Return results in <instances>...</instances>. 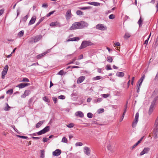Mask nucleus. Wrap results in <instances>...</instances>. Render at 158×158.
Instances as JSON below:
<instances>
[{
  "mask_svg": "<svg viewBox=\"0 0 158 158\" xmlns=\"http://www.w3.org/2000/svg\"><path fill=\"white\" fill-rule=\"evenodd\" d=\"M8 69V66L7 65H6L4 67V68L2 71L5 72H6L7 73Z\"/></svg>",
  "mask_w": 158,
  "mask_h": 158,
  "instance_id": "33",
  "label": "nucleus"
},
{
  "mask_svg": "<svg viewBox=\"0 0 158 158\" xmlns=\"http://www.w3.org/2000/svg\"><path fill=\"white\" fill-rule=\"evenodd\" d=\"M36 19V17L35 16H33L30 21H29L28 25H31L34 23Z\"/></svg>",
  "mask_w": 158,
  "mask_h": 158,
  "instance_id": "14",
  "label": "nucleus"
},
{
  "mask_svg": "<svg viewBox=\"0 0 158 158\" xmlns=\"http://www.w3.org/2000/svg\"><path fill=\"white\" fill-rule=\"evenodd\" d=\"M22 81L23 82H29V80L28 78H23Z\"/></svg>",
  "mask_w": 158,
  "mask_h": 158,
  "instance_id": "48",
  "label": "nucleus"
},
{
  "mask_svg": "<svg viewBox=\"0 0 158 158\" xmlns=\"http://www.w3.org/2000/svg\"><path fill=\"white\" fill-rule=\"evenodd\" d=\"M80 23L81 29L85 27H86L88 26V23L84 21H81L80 22Z\"/></svg>",
  "mask_w": 158,
  "mask_h": 158,
  "instance_id": "12",
  "label": "nucleus"
},
{
  "mask_svg": "<svg viewBox=\"0 0 158 158\" xmlns=\"http://www.w3.org/2000/svg\"><path fill=\"white\" fill-rule=\"evenodd\" d=\"M7 73L2 71V78L3 79H4L5 75Z\"/></svg>",
  "mask_w": 158,
  "mask_h": 158,
  "instance_id": "38",
  "label": "nucleus"
},
{
  "mask_svg": "<svg viewBox=\"0 0 158 158\" xmlns=\"http://www.w3.org/2000/svg\"><path fill=\"white\" fill-rule=\"evenodd\" d=\"M80 38L79 37H75L71 38H70L67 40V42L70 41H77L79 40Z\"/></svg>",
  "mask_w": 158,
  "mask_h": 158,
  "instance_id": "18",
  "label": "nucleus"
},
{
  "mask_svg": "<svg viewBox=\"0 0 158 158\" xmlns=\"http://www.w3.org/2000/svg\"><path fill=\"white\" fill-rule=\"evenodd\" d=\"M96 28L97 29L104 31L107 29V27L104 25L101 24H97L96 27Z\"/></svg>",
  "mask_w": 158,
  "mask_h": 158,
  "instance_id": "4",
  "label": "nucleus"
},
{
  "mask_svg": "<svg viewBox=\"0 0 158 158\" xmlns=\"http://www.w3.org/2000/svg\"><path fill=\"white\" fill-rule=\"evenodd\" d=\"M4 11V9H2L0 10V16L3 13Z\"/></svg>",
  "mask_w": 158,
  "mask_h": 158,
  "instance_id": "62",
  "label": "nucleus"
},
{
  "mask_svg": "<svg viewBox=\"0 0 158 158\" xmlns=\"http://www.w3.org/2000/svg\"><path fill=\"white\" fill-rule=\"evenodd\" d=\"M101 77L100 76H97L95 77H94L93 78L94 80H98L101 79Z\"/></svg>",
  "mask_w": 158,
  "mask_h": 158,
  "instance_id": "51",
  "label": "nucleus"
},
{
  "mask_svg": "<svg viewBox=\"0 0 158 158\" xmlns=\"http://www.w3.org/2000/svg\"><path fill=\"white\" fill-rule=\"evenodd\" d=\"M145 77V75L144 74L143 75L142 77H141L140 79L138 81V84L139 85V86H141L143 81Z\"/></svg>",
  "mask_w": 158,
  "mask_h": 158,
  "instance_id": "20",
  "label": "nucleus"
},
{
  "mask_svg": "<svg viewBox=\"0 0 158 158\" xmlns=\"http://www.w3.org/2000/svg\"><path fill=\"white\" fill-rule=\"evenodd\" d=\"M6 105H7V107H6L4 109V110L6 111L9 110V109L10 108V106H9L7 104H6Z\"/></svg>",
  "mask_w": 158,
  "mask_h": 158,
  "instance_id": "55",
  "label": "nucleus"
},
{
  "mask_svg": "<svg viewBox=\"0 0 158 158\" xmlns=\"http://www.w3.org/2000/svg\"><path fill=\"white\" fill-rule=\"evenodd\" d=\"M37 134H38V135H41L43 134H44V133H43V131H42V130L38 132L37 133Z\"/></svg>",
  "mask_w": 158,
  "mask_h": 158,
  "instance_id": "59",
  "label": "nucleus"
},
{
  "mask_svg": "<svg viewBox=\"0 0 158 158\" xmlns=\"http://www.w3.org/2000/svg\"><path fill=\"white\" fill-rule=\"evenodd\" d=\"M151 35V33L150 34L149 36V37L148 38V39L147 40H146L144 42V44H147L148 43V40H149V39L150 37V36Z\"/></svg>",
  "mask_w": 158,
  "mask_h": 158,
  "instance_id": "56",
  "label": "nucleus"
},
{
  "mask_svg": "<svg viewBox=\"0 0 158 158\" xmlns=\"http://www.w3.org/2000/svg\"><path fill=\"white\" fill-rule=\"evenodd\" d=\"M88 3L89 5L96 6H99L100 5V3L94 2H88Z\"/></svg>",
  "mask_w": 158,
  "mask_h": 158,
  "instance_id": "22",
  "label": "nucleus"
},
{
  "mask_svg": "<svg viewBox=\"0 0 158 158\" xmlns=\"http://www.w3.org/2000/svg\"><path fill=\"white\" fill-rule=\"evenodd\" d=\"M61 152V150L59 149H57L52 152V155L55 156H58L60 155Z\"/></svg>",
  "mask_w": 158,
  "mask_h": 158,
  "instance_id": "8",
  "label": "nucleus"
},
{
  "mask_svg": "<svg viewBox=\"0 0 158 158\" xmlns=\"http://www.w3.org/2000/svg\"><path fill=\"white\" fill-rule=\"evenodd\" d=\"M17 136L19 137V138H23V139H27V138L28 137L27 136H21L19 135H17Z\"/></svg>",
  "mask_w": 158,
  "mask_h": 158,
  "instance_id": "52",
  "label": "nucleus"
},
{
  "mask_svg": "<svg viewBox=\"0 0 158 158\" xmlns=\"http://www.w3.org/2000/svg\"><path fill=\"white\" fill-rule=\"evenodd\" d=\"M85 77L84 76H81L78 79L77 82L78 84L81 83L85 79Z\"/></svg>",
  "mask_w": 158,
  "mask_h": 158,
  "instance_id": "16",
  "label": "nucleus"
},
{
  "mask_svg": "<svg viewBox=\"0 0 158 158\" xmlns=\"http://www.w3.org/2000/svg\"><path fill=\"white\" fill-rule=\"evenodd\" d=\"M43 99L45 101L48 102H49V100L48 99V98L46 97L45 96L43 98Z\"/></svg>",
  "mask_w": 158,
  "mask_h": 158,
  "instance_id": "40",
  "label": "nucleus"
},
{
  "mask_svg": "<svg viewBox=\"0 0 158 158\" xmlns=\"http://www.w3.org/2000/svg\"><path fill=\"white\" fill-rule=\"evenodd\" d=\"M50 127L49 126H47L45 127L43 130H41L44 134L48 132L49 131Z\"/></svg>",
  "mask_w": 158,
  "mask_h": 158,
  "instance_id": "23",
  "label": "nucleus"
},
{
  "mask_svg": "<svg viewBox=\"0 0 158 158\" xmlns=\"http://www.w3.org/2000/svg\"><path fill=\"white\" fill-rule=\"evenodd\" d=\"M77 29H81L80 22H76L73 24L70 27L69 30H72Z\"/></svg>",
  "mask_w": 158,
  "mask_h": 158,
  "instance_id": "3",
  "label": "nucleus"
},
{
  "mask_svg": "<svg viewBox=\"0 0 158 158\" xmlns=\"http://www.w3.org/2000/svg\"><path fill=\"white\" fill-rule=\"evenodd\" d=\"M50 26L52 27L60 26V23L57 21L51 23L50 24Z\"/></svg>",
  "mask_w": 158,
  "mask_h": 158,
  "instance_id": "9",
  "label": "nucleus"
},
{
  "mask_svg": "<svg viewBox=\"0 0 158 158\" xmlns=\"http://www.w3.org/2000/svg\"><path fill=\"white\" fill-rule=\"evenodd\" d=\"M13 89H11L7 91L6 94L9 95H11L13 93Z\"/></svg>",
  "mask_w": 158,
  "mask_h": 158,
  "instance_id": "30",
  "label": "nucleus"
},
{
  "mask_svg": "<svg viewBox=\"0 0 158 158\" xmlns=\"http://www.w3.org/2000/svg\"><path fill=\"white\" fill-rule=\"evenodd\" d=\"M24 33V31H20L19 33H18V35L20 37H22Z\"/></svg>",
  "mask_w": 158,
  "mask_h": 158,
  "instance_id": "35",
  "label": "nucleus"
},
{
  "mask_svg": "<svg viewBox=\"0 0 158 158\" xmlns=\"http://www.w3.org/2000/svg\"><path fill=\"white\" fill-rule=\"evenodd\" d=\"M120 43L118 42H117L114 44V46H120Z\"/></svg>",
  "mask_w": 158,
  "mask_h": 158,
  "instance_id": "63",
  "label": "nucleus"
},
{
  "mask_svg": "<svg viewBox=\"0 0 158 158\" xmlns=\"http://www.w3.org/2000/svg\"><path fill=\"white\" fill-rule=\"evenodd\" d=\"M35 40V42H36L38 41H39L40 40L42 37V36L41 35H38L35 37H34Z\"/></svg>",
  "mask_w": 158,
  "mask_h": 158,
  "instance_id": "21",
  "label": "nucleus"
},
{
  "mask_svg": "<svg viewBox=\"0 0 158 158\" xmlns=\"http://www.w3.org/2000/svg\"><path fill=\"white\" fill-rule=\"evenodd\" d=\"M158 100V96H156L154 98L153 101L151 103V105L155 106L156 101Z\"/></svg>",
  "mask_w": 158,
  "mask_h": 158,
  "instance_id": "25",
  "label": "nucleus"
},
{
  "mask_svg": "<svg viewBox=\"0 0 158 158\" xmlns=\"http://www.w3.org/2000/svg\"><path fill=\"white\" fill-rule=\"evenodd\" d=\"M52 100L55 103H56L57 101V98L55 97H53Z\"/></svg>",
  "mask_w": 158,
  "mask_h": 158,
  "instance_id": "58",
  "label": "nucleus"
},
{
  "mask_svg": "<svg viewBox=\"0 0 158 158\" xmlns=\"http://www.w3.org/2000/svg\"><path fill=\"white\" fill-rule=\"evenodd\" d=\"M49 139L45 137L43 138V140L44 142H47Z\"/></svg>",
  "mask_w": 158,
  "mask_h": 158,
  "instance_id": "60",
  "label": "nucleus"
},
{
  "mask_svg": "<svg viewBox=\"0 0 158 158\" xmlns=\"http://www.w3.org/2000/svg\"><path fill=\"white\" fill-rule=\"evenodd\" d=\"M139 117V114L138 112L136 114L135 118L134 121L133 122L132 124V126L133 127H134L136 126Z\"/></svg>",
  "mask_w": 158,
  "mask_h": 158,
  "instance_id": "5",
  "label": "nucleus"
},
{
  "mask_svg": "<svg viewBox=\"0 0 158 158\" xmlns=\"http://www.w3.org/2000/svg\"><path fill=\"white\" fill-rule=\"evenodd\" d=\"M42 7L44 8H47L48 7V5L47 3H44L42 5Z\"/></svg>",
  "mask_w": 158,
  "mask_h": 158,
  "instance_id": "54",
  "label": "nucleus"
},
{
  "mask_svg": "<svg viewBox=\"0 0 158 158\" xmlns=\"http://www.w3.org/2000/svg\"><path fill=\"white\" fill-rule=\"evenodd\" d=\"M55 10H54V11H51L50 12H49V13H48L47 15V17H49V16H50L51 15H52V14H53L54 12H55Z\"/></svg>",
  "mask_w": 158,
  "mask_h": 158,
  "instance_id": "50",
  "label": "nucleus"
},
{
  "mask_svg": "<svg viewBox=\"0 0 158 158\" xmlns=\"http://www.w3.org/2000/svg\"><path fill=\"white\" fill-rule=\"evenodd\" d=\"M154 79L155 80H158V72L157 73Z\"/></svg>",
  "mask_w": 158,
  "mask_h": 158,
  "instance_id": "64",
  "label": "nucleus"
},
{
  "mask_svg": "<svg viewBox=\"0 0 158 158\" xmlns=\"http://www.w3.org/2000/svg\"><path fill=\"white\" fill-rule=\"evenodd\" d=\"M154 128L153 129L154 133H155V138H157L156 133L158 132V117L156 119L154 125Z\"/></svg>",
  "mask_w": 158,
  "mask_h": 158,
  "instance_id": "2",
  "label": "nucleus"
},
{
  "mask_svg": "<svg viewBox=\"0 0 158 158\" xmlns=\"http://www.w3.org/2000/svg\"><path fill=\"white\" fill-rule=\"evenodd\" d=\"M150 150V148H145L140 153V155L142 156L145 154L147 153Z\"/></svg>",
  "mask_w": 158,
  "mask_h": 158,
  "instance_id": "11",
  "label": "nucleus"
},
{
  "mask_svg": "<svg viewBox=\"0 0 158 158\" xmlns=\"http://www.w3.org/2000/svg\"><path fill=\"white\" fill-rule=\"evenodd\" d=\"M28 18V16L26 15L22 19V21L24 22H26Z\"/></svg>",
  "mask_w": 158,
  "mask_h": 158,
  "instance_id": "37",
  "label": "nucleus"
},
{
  "mask_svg": "<svg viewBox=\"0 0 158 158\" xmlns=\"http://www.w3.org/2000/svg\"><path fill=\"white\" fill-rule=\"evenodd\" d=\"M154 106L151 105H150L148 111V114L150 115L152 113L154 109Z\"/></svg>",
  "mask_w": 158,
  "mask_h": 158,
  "instance_id": "17",
  "label": "nucleus"
},
{
  "mask_svg": "<svg viewBox=\"0 0 158 158\" xmlns=\"http://www.w3.org/2000/svg\"><path fill=\"white\" fill-rule=\"evenodd\" d=\"M104 111V110L103 109L101 108L99 109L98 110V113H101Z\"/></svg>",
  "mask_w": 158,
  "mask_h": 158,
  "instance_id": "47",
  "label": "nucleus"
},
{
  "mask_svg": "<svg viewBox=\"0 0 158 158\" xmlns=\"http://www.w3.org/2000/svg\"><path fill=\"white\" fill-rule=\"evenodd\" d=\"M90 149L89 148L86 146L84 147V152L87 155L89 156L90 154Z\"/></svg>",
  "mask_w": 158,
  "mask_h": 158,
  "instance_id": "6",
  "label": "nucleus"
},
{
  "mask_svg": "<svg viewBox=\"0 0 158 158\" xmlns=\"http://www.w3.org/2000/svg\"><path fill=\"white\" fill-rule=\"evenodd\" d=\"M58 98L59 99H64L65 98V96L63 95H61L58 96Z\"/></svg>",
  "mask_w": 158,
  "mask_h": 158,
  "instance_id": "45",
  "label": "nucleus"
},
{
  "mask_svg": "<svg viewBox=\"0 0 158 158\" xmlns=\"http://www.w3.org/2000/svg\"><path fill=\"white\" fill-rule=\"evenodd\" d=\"M34 37H32L29 39V43H35L34 41L35 40Z\"/></svg>",
  "mask_w": 158,
  "mask_h": 158,
  "instance_id": "39",
  "label": "nucleus"
},
{
  "mask_svg": "<svg viewBox=\"0 0 158 158\" xmlns=\"http://www.w3.org/2000/svg\"><path fill=\"white\" fill-rule=\"evenodd\" d=\"M87 117L89 118H91L93 117V114L91 113H88L87 114Z\"/></svg>",
  "mask_w": 158,
  "mask_h": 158,
  "instance_id": "46",
  "label": "nucleus"
},
{
  "mask_svg": "<svg viewBox=\"0 0 158 158\" xmlns=\"http://www.w3.org/2000/svg\"><path fill=\"white\" fill-rule=\"evenodd\" d=\"M116 75L117 76L120 77H123L124 76V73L122 72H119L116 73Z\"/></svg>",
  "mask_w": 158,
  "mask_h": 158,
  "instance_id": "28",
  "label": "nucleus"
},
{
  "mask_svg": "<svg viewBox=\"0 0 158 158\" xmlns=\"http://www.w3.org/2000/svg\"><path fill=\"white\" fill-rule=\"evenodd\" d=\"M41 157H42V158H44V151L43 150H41Z\"/></svg>",
  "mask_w": 158,
  "mask_h": 158,
  "instance_id": "49",
  "label": "nucleus"
},
{
  "mask_svg": "<svg viewBox=\"0 0 158 158\" xmlns=\"http://www.w3.org/2000/svg\"><path fill=\"white\" fill-rule=\"evenodd\" d=\"M107 148L108 151L113 152H114V148L113 147L111 146V144L110 143L107 144Z\"/></svg>",
  "mask_w": 158,
  "mask_h": 158,
  "instance_id": "10",
  "label": "nucleus"
},
{
  "mask_svg": "<svg viewBox=\"0 0 158 158\" xmlns=\"http://www.w3.org/2000/svg\"><path fill=\"white\" fill-rule=\"evenodd\" d=\"M44 121H39L36 125V127L38 128L40 127V126L43 123Z\"/></svg>",
  "mask_w": 158,
  "mask_h": 158,
  "instance_id": "26",
  "label": "nucleus"
},
{
  "mask_svg": "<svg viewBox=\"0 0 158 158\" xmlns=\"http://www.w3.org/2000/svg\"><path fill=\"white\" fill-rule=\"evenodd\" d=\"M75 114L76 116H79V117L82 118L84 117V114L83 113L80 111H78Z\"/></svg>",
  "mask_w": 158,
  "mask_h": 158,
  "instance_id": "19",
  "label": "nucleus"
},
{
  "mask_svg": "<svg viewBox=\"0 0 158 158\" xmlns=\"http://www.w3.org/2000/svg\"><path fill=\"white\" fill-rule=\"evenodd\" d=\"M143 22V20L141 19V18L140 17V19L138 22V23L139 24V27H141L142 26V23Z\"/></svg>",
  "mask_w": 158,
  "mask_h": 158,
  "instance_id": "34",
  "label": "nucleus"
},
{
  "mask_svg": "<svg viewBox=\"0 0 158 158\" xmlns=\"http://www.w3.org/2000/svg\"><path fill=\"white\" fill-rule=\"evenodd\" d=\"M30 85V83H22L18 85L16 87L20 89H22Z\"/></svg>",
  "mask_w": 158,
  "mask_h": 158,
  "instance_id": "7",
  "label": "nucleus"
},
{
  "mask_svg": "<svg viewBox=\"0 0 158 158\" xmlns=\"http://www.w3.org/2000/svg\"><path fill=\"white\" fill-rule=\"evenodd\" d=\"M61 142L67 143H68L67 139L65 137H64L62 139Z\"/></svg>",
  "mask_w": 158,
  "mask_h": 158,
  "instance_id": "32",
  "label": "nucleus"
},
{
  "mask_svg": "<svg viewBox=\"0 0 158 158\" xmlns=\"http://www.w3.org/2000/svg\"><path fill=\"white\" fill-rule=\"evenodd\" d=\"M109 96V94H102V97L105 98L108 97Z\"/></svg>",
  "mask_w": 158,
  "mask_h": 158,
  "instance_id": "61",
  "label": "nucleus"
},
{
  "mask_svg": "<svg viewBox=\"0 0 158 158\" xmlns=\"http://www.w3.org/2000/svg\"><path fill=\"white\" fill-rule=\"evenodd\" d=\"M71 11L70 10H68L66 13V17L67 19H69L71 17Z\"/></svg>",
  "mask_w": 158,
  "mask_h": 158,
  "instance_id": "15",
  "label": "nucleus"
},
{
  "mask_svg": "<svg viewBox=\"0 0 158 158\" xmlns=\"http://www.w3.org/2000/svg\"><path fill=\"white\" fill-rule=\"evenodd\" d=\"M91 8L90 6H88V7H82L80 8V9L82 10H85L86 9H90Z\"/></svg>",
  "mask_w": 158,
  "mask_h": 158,
  "instance_id": "41",
  "label": "nucleus"
},
{
  "mask_svg": "<svg viewBox=\"0 0 158 158\" xmlns=\"http://www.w3.org/2000/svg\"><path fill=\"white\" fill-rule=\"evenodd\" d=\"M76 14L78 15H84L83 12L79 10L77 11Z\"/></svg>",
  "mask_w": 158,
  "mask_h": 158,
  "instance_id": "29",
  "label": "nucleus"
},
{
  "mask_svg": "<svg viewBox=\"0 0 158 158\" xmlns=\"http://www.w3.org/2000/svg\"><path fill=\"white\" fill-rule=\"evenodd\" d=\"M106 69L107 70H111L112 69L110 65H107L106 66Z\"/></svg>",
  "mask_w": 158,
  "mask_h": 158,
  "instance_id": "53",
  "label": "nucleus"
},
{
  "mask_svg": "<svg viewBox=\"0 0 158 158\" xmlns=\"http://www.w3.org/2000/svg\"><path fill=\"white\" fill-rule=\"evenodd\" d=\"M48 51L44 52L40 54L39 55H38L37 56V59H41V58L44 56L45 54H46L47 53H48Z\"/></svg>",
  "mask_w": 158,
  "mask_h": 158,
  "instance_id": "24",
  "label": "nucleus"
},
{
  "mask_svg": "<svg viewBox=\"0 0 158 158\" xmlns=\"http://www.w3.org/2000/svg\"><path fill=\"white\" fill-rule=\"evenodd\" d=\"M102 100V98H99L97 100H94V102L95 103L100 102Z\"/></svg>",
  "mask_w": 158,
  "mask_h": 158,
  "instance_id": "42",
  "label": "nucleus"
},
{
  "mask_svg": "<svg viewBox=\"0 0 158 158\" xmlns=\"http://www.w3.org/2000/svg\"><path fill=\"white\" fill-rule=\"evenodd\" d=\"M115 15L113 14H111L109 16V18L110 19H114L115 18Z\"/></svg>",
  "mask_w": 158,
  "mask_h": 158,
  "instance_id": "44",
  "label": "nucleus"
},
{
  "mask_svg": "<svg viewBox=\"0 0 158 158\" xmlns=\"http://www.w3.org/2000/svg\"><path fill=\"white\" fill-rule=\"evenodd\" d=\"M82 145H83V143L81 142H77V143H76L75 144V145L76 146H82Z\"/></svg>",
  "mask_w": 158,
  "mask_h": 158,
  "instance_id": "43",
  "label": "nucleus"
},
{
  "mask_svg": "<svg viewBox=\"0 0 158 158\" xmlns=\"http://www.w3.org/2000/svg\"><path fill=\"white\" fill-rule=\"evenodd\" d=\"M64 73V71L63 70H60V71L58 73V74L62 75Z\"/></svg>",
  "mask_w": 158,
  "mask_h": 158,
  "instance_id": "57",
  "label": "nucleus"
},
{
  "mask_svg": "<svg viewBox=\"0 0 158 158\" xmlns=\"http://www.w3.org/2000/svg\"><path fill=\"white\" fill-rule=\"evenodd\" d=\"M74 125V124L73 123H71L68 124L66 125V126L69 128H71L73 127Z\"/></svg>",
  "mask_w": 158,
  "mask_h": 158,
  "instance_id": "36",
  "label": "nucleus"
},
{
  "mask_svg": "<svg viewBox=\"0 0 158 158\" xmlns=\"http://www.w3.org/2000/svg\"><path fill=\"white\" fill-rule=\"evenodd\" d=\"M31 93V91L29 90H26L24 91V93L21 96V97L22 98H25L26 96H28Z\"/></svg>",
  "mask_w": 158,
  "mask_h": 158,
  "instance_id": "13",
  "label": "nucleus"
},
{
  "mask_svg": "<svg viewBox=\"0 0 158 158\" xmlns=\"http://www.w3.org/2000/svg\"><path fill=\"white\" fill-rule=\"evenodd\" d=\"M125 109L124 110V112H123V115L122 116V117L120 119V120H119V121L120 122H122L123 119V118H124V116L125 114V113H126V110H127V105H126L125 106Z\"/></svg>",
  "mask_w": 158,
  "mask_h": 158,
  "instance_id": "27",
  "label": "nucleus"
},
{
  "mask_svg": "<svg viewBox=\"0 0 158 158\" xmlns=\"http://www.w3.org/2000/svg\"><path fill=\"white\" fill-rule=\"evenodd\" d=\"M131 36V35L128 33H126L124 36V38L125 39H128Z\"/></svg>",
  "mask_w": 158,
  "mask_h": 158,
  "instance_id": "31",
  "label": "nucleus"
},
{
  "mask_svg": "<svg viewBox=\"0 0 158 158\" xmlns=\"http://www.w3.org/2000/svg\"><path fill=\"white\" fill-rule=\"evenodd\" d=\"M93 44H94L92 42L89 41H84L82 42L79 48L80 49H82Z\"/></svg>",
  "mask_w": 158,
  "mask_h": 158,
  "instance_id": "1",
  "label": "nucleus"
}]
</instances>
